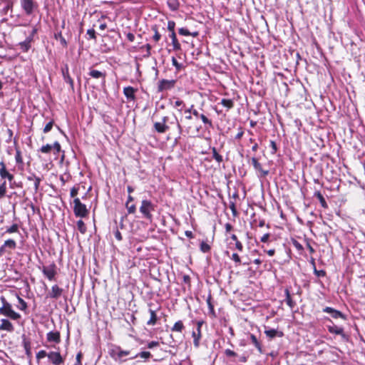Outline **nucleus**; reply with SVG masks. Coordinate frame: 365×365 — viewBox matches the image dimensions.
<instances>
[{"label":"nucleus","mask_w":365,"mask_h":365,"mask_svg":"<svg viewBox=\"0 0 365 365\" xmlns=\"http://www.w3.org/2000/svg\"><path fill=\"white\" fill-rule=\"evenodd\" d=\"M0 301L2 304V306L0 307L1 314L4 315L13 320H17L21 318V315L13 310L11 304L8 302L5 297L1 296L0 297Z\"/></svg>","instance_id":"1"},{"label":"nucleus","mask_w":365,"mask_h":365,"mask_svg":"<svg viewBox=\"0 0 365 365\" xmlns=\"http://www.w3.org/2000/svg\"><path fill=\"white\" fill-rule=\"evenodd\" d=\"M130 353V351L122 350L119 346L113 345L108 349V354L113 359L116 361H125V360L123 359V357L128 356Z\"/></svg>","instance_id":"2"},{"label":"nucleus","mask_w":365,"mask_h":365,"mask_svg":"<svg viewBox=\"0 0 365 365\" xmlns=\"http://www.w3.org/2000/svg\"><path fill=\"white\" fill-rule=\"evenodd\" d=\"M73 212L76 217L81 218L86 217L89 215V210L86 205L82 203L78 197L73 200Z\"/></svg>","instance_id":"3"},{"label":"nucleus","mask_w":365,"mask_h":365,"mask_svg":"<svg viewBox=\"0 0 365 365\" xmlns=\"http://www.w3.org/2000/svg\"><path fill=\"white\" fill-rule=\"evenodd\" d=\"M22 10L27 16H31L38 8V4L35 0H20Z\"/></svg>","instance_id":"4"},{"label":"nucleus","mask_w":365,"mask_h":365,"mask_svg":"<svg viewBox=\"0 0 365 365\" xmlns=\"http://www.w3.org/2000/svg\"><path fill=\"white\" fill-rule=\"evenodd\" d=\"M152 210H154V205L150 200H143L140 207V212L143 214V217L151 220L153 215L150 211Z\"/></svg>","instance_id":"5"},{"label":"nucleus","mask_w":365,"mask_h":365,"mask_svg":"<svg viewBox=\"0 0 365 365\" xmlns=\"http://www.w3.org/2000/svg\"><path fill=\"white\" fill-rule=\"evenodd\" d=\"M176 80L162 79L158 83V92H163L173 88L176 84Z\"/></svg>","instance_id":"6"},{"label":"nucleus","mask_w":365,"mask_h":365,"mask_svg":"<svg viewBox=\"0 0 365 365\" xmlns=\"http://www.w3.org/2000/svg\"><path fill=\"white\" fill-rule=\"evenodd\" d=\"M170 118L164 116L161 122H156L154 123L155 130L159 133H164L170 129V125H168Z\"/></svg>","instance_id":"7"},{"label":"nucleus","mask_w":365,"mask_h":365,"mask_svg":"<svg viewBox=\"0 0 365 365\" xmlns=\"http://www.w3.org/2000/svg\"><path fill=\"white\" fill-rule=\"evenodd\" d=\"M203 324L202 321L197 322L196 329L192 331V336L193 338V344L195 348L200 346V340L201 339V327Z\"/></svg>","instance_id":"8"},{"label":"nucleus","mask_w":365,"mask_h":365,"mask_svg":"<svg viewBox=\"0 0 365 365\" xmlns=\"http://www.w3.org/2000/svg\"><path fill=\"white\" fill-rule=\"evenodd\" d=\"M168 124L169 125L176 124L179 135L178 138H175V141H178V139H180V136L182 135H185L189 133V129L190 128V127H188V128H186L185 129H184L182 128V126L181 125V124L180 123L179 120H178L177 117H175V116L174 117L173 120H169L168 125Z\"/></svg>","instance_id":"9"},{"label":"nucleus","mask_w":365,"mask_h":365,"mask_svg":"<svg viewBox=\"0 0 365 365\" xmlns=\"http://www.w3.org/2000/svg\"><path fill=\"white\" fill-rule=\"evenodd\" d=\"M48 358L53 365H60L64 363V359L58 351H50Z\"/></svg>","instance_id":"10"},{"label":"nucleus","mask_w":365,"mask_h":365,"mask_svg":"<svg viewBox=\"0 0 365 365\" xmlns=\"http://www.w3.org/2000/svg\"><path fill=\"white\" fill-rule=\"evenodd\" d=\"M322 311L326 313H329L333 319H342L344 320H346V316L343 314L341 312L336 310L330 307H324Z\"/></svg>","instance_id":"11"},{"label":"nucleus","mask_w":365,"mask_h":365,"mask_svg":"<svg viewBox=\"0 0 365 365\" xmlns=\"http://www.w3.org/2000/svg\"><path fill=\"white\" fill-rule=\"evenodd\" d=\"M61 73L63 78V80L66 83H68L72 91H74V83L73 80L71 77L68 72V66L66 64L63 67L61 68Z\"/></svg>","instance_id":"12"},{"label":"nucleus","mask_w":365,"mask_h":365,"mask_svg":"<svg viewBox=\"0 0 365 365\" xmlns=\"http://www.w3.org/2000/svg\"><path fill=\"white\" fill-rule=\"evenodd\" d=\"M149 309L148 312L150 314V319L147 322V325L153 326L157 323L158 320V317L156 315V310L159 309V307L153 308L154 304L153 303H149L148 304Z\"/></svg>","instance_id":"13"},{"label":"nucleus","mask_w":365,"mask_h":365,"mask_svg":"<svg viewBox=\"0 0 365 365\" xmlns=\"http://www.w3.org/2000/svg\"><path fill=\"white\" fill-rule=\"evenodd\" d=\"M252 164L257 172L260 173V177H266L269 174V170H265L262 168V165L259 163L258 159L255 157L251 158Z\"/></svg>","instance_id":"14"},{"label":"nucleus","mask_w":365,"mask_h":365,"mask_svg":"<svg viewBox=\"0 0 365 365\" xmlns=\"http://www.w3.org/2000/svg\"><path fill=\"white\" fill-rule=\"evenodd\" d=\"M0 176L2 179H8L9 182L14 179V175L7 170L6 165L3 161L0 163Z\"/></svg>","instance_id":"15"},{"label":"nucleus","mask_w":365,"mask_h":365,"mask_svg":"<svg viewBox=\"0 0 365 365\" xmlns=\"http://www.w3.org/2000/svg\"><path fill=\"white\" fill-rule=\"evenodd\" d=\"M327 329L329 332L331 334H335L336 335H340L343 339L345 341L348 340V336L344 333V329L342 327H339L337 326H327Z\"/></svg>","instance_id":"16"},{"label":"nucleus","mask_w":365,"mask_h":365,"mask_svg":"<svg viewBox=\"0 0 365 365\" xmlns=\"http://www.w3.org/2000/svg\"><path fill=\"white\" fill-rule=\"evenodd\" d=\"M46 340L48 342H53L55 344H59L61 342V334L58 331H49L46 334Z\"/></svg>","instance_id":"17"},{"label":"nucleus","mask_w":365,"mask_h":365,"mask_svg":"<svg viewBox=\"0 0 365 365\" xmlns=\"http://www.w3.org/2000/svg\"><path fill=\"white\" fill-rule=\"evenodd\" d=\"M22 338V344L25 349V353L28 358L32 357V352H31V341L29 339L26 337L25 334H23L21 336Z\"/></svg>","instance_id":"18"},{"label":"nucleus","mask_w":365,"mask_h":365,"mask_svg":"<svg viewBox=\"0 0 365 365\" xmlns=\"http://www.w3.org/2000/svg\"><path fill=\"white\" fill-rule=\"evenodd\" d=\"M1 247L6 253L10 254L12 250L16 249V242L12 239H9L4 242Z\"/></svg>","instance_id":"19"},{"label":"nucleus","mask_w":365,"mask_h":365,"mask_svg":"<svg viewBox=\"0 0 365 365\" xmlns=\"http://www.w3.org/2000/svg\"><path fill=\"white\" fill-rule=\"evenodd\" d=\"M264 334L269 339H272L275 337H282L284 336L283 331L274 329H267L266 328Z\"/></svg>","instance_id":"20"},{"label":"nucleus","mask_w":365,"mask_h":365,"mask_svg":"<svg viewBox=\"0 0 365 365\" xmlns=\"http://www.w3.org/2000/svg\"><path fill=\"white\" fill-rule=\"evenodd\" d=\"M136 91H137V89L134 88L132 86H128V87H125L123 88V93L128 101H135V93Z\"/></svg>","instance_id":"21"},{"label":"nucleus","mask_w":365,"mask_h":365,"mask_svg":"<svg viewBox=\"0 0 365 365\" xmlns=\"http://www.w3.org/2000/svg\"><path fill=\"white\" fill-rule=\"evenodd\" d=\"M88 75L93 78H102L103 85L106 83V73L92 69L88 73Z\"/></svg>","instance_id":"22"},{"label":"nucleus","mask_w":365,"mask_h":365,"mask_svg":"<svg viewBox=\"0 0 365 365\" xmlns=\"http://www.w3.org/2000/svg\"><path fill=\"white\" fill-rule=\"evenodd\" d=\"M0 330H6L9 332H12L14 330V327L11 322L7 319H2L1 320Z\"/></svg>","instance_id":"23"},{"label":"nucleus","mask_w":365,"mask_h":365,"mask_svg":"<svg viewBox=\"0 0 365 365\" xmlns=\"http://www.w3.org/2000/svg\"><path fill=\"white\" fill-rule=\"evenodd\" d=\"M63 289L60 288L57 284L52 287L51 292H49L48 297L53 299H58L62 294Z\"/></svg>","instance_id":"24"},{"label":"nucleus","mask_w":365,"mask_h":365,"mask_svg":"<svg viewBox=\"0 0 365 365\" xmlns=\"http://www.w3.org/2000/svg\"><path fill=\"white\" fill-rule=\"evenodd\" d=\"M169 37L172 39V44H173V50H175V51L180 50L181 49V46H180V43L178 42V41L177 39L175 32L170 33L169 34Z\"/></svg>","instance_id":"25"},{"label":"nucleus","mask_w":365,"mask_h":365,"mask_svg":"<svg viewBox=\"0 0 365 365\" xmlns=\"http://www.w3.org/2000/svg\"><path fill=\"white\" fill-rule=\"evenodd\" d=\"M31 38L25 39L24 41L19 43V46L23 52H27L31 46Z\"/></svg>","instance_id":"26"},{"label":"nucleus","mask_w":365,"mask_h":365,"mask_svg":"<svg viewBox=\"0 0 365 365\" xmlns=\"http://www.w3.org/2000/svg\"><path fill=\"white\" fill-rule=\"evenodd\" d=\"M250 339L251 340V342L255 345V346L257 349V350L259 351V352L260 354H262L263 353V350H262V345L260 344V342L258 341L257 338L256 337L255 335L251 334L250 335Z\"/></svg>","instance_id":"27"},{"label":"nucleus","mask_w":365,"mask_h":365,"mask_svg":"<svg viewBox=\"0 0 365 365\" xmlns=\"http://www.w3.org/2000/svg\"><path fill=\"white\" fill-rule=\"evenodd\" d=\"M314 197H317L320 204H321V206L324 208H327L328 207L327 205V203L324 199V197H323V195H322V193L320 192V191H316L314 194Z\"/></svg>","instance_id":"28"},{"label":"nucleus","mask_w":365,"mask_h":365,"mask_svg":"<svg viewBox=\"0 0 365 365\" xmlns=\"http://www.w3.org/2000/svg\"><path fill=\"white\" fill-rule=\"evenodd\" d=\"M200 118L202 120L203 123L205 124V127L206 129H210L213 128V124L212 123V120H210L206 115L204 114H201L200 115Z\"/></svg>","instance_id":"29"},{"label":"nucleus","mask_w":365,"mask_h":365,"mask_svg":"<svg viewBox=\"0 0 365 365\" xmlns=\"http://www.w3.org/2000/svg\"><path fill=\"white\" fill-rule=\"evenodd\" d=\"M284 292H285V295H286L285 301L287 302V304L290 308L294 307V306L296 305V303L292 300L289 289L287 288L285 289Z\"/></svg>","instance_id":"30"},{"label":"nucleus","mask_w":365,"mask_h":365,"mask_svg":"<svg viewBox=\"0 0 365 365\" xmlns=\"http://www.w3.org/2000/svg\"><path fill=\"white\" fill-rule=\"evenodd\" d=\"M14 292V296L17 298L18 302L19 303L18 308L20 310L25 311L28 307L26 302L18 295L17 292Z\"/></svg>","instance_id":"31"},{"label":"nucleus","mask_w":365,"mask_h":365,"mask_svg":"<svg viewBox=\"0 0 365 365\" xmlns=\"http://www.w3.org/2000/svg\"><path fill=\"white\" fill-rule=\"evenodd\" d=\"M54 38L56 40H59L60 41V43L63 46V47H64V48L67 47L68 43H67L66 40L65 39V38L63 36L61 31L56 33L54 34Z\"/></svg>","instance_id":"32"},{"label":"nucleus","mask_w":365,"mask_h":365,"mask_svg":"<svg viewBox=\"0 0 365 365\" xmlns=\"http://www.w3.org/2000/svg\"><path fill=\"white\" fill-rule=\"evenodd\" d=\"M184 329H185V327H184L182 322L179 320L175 323V324L172 327L171 330L173 331L182 332Z\"/></svg>","instance_id":"33"},{"label":"nucleus","mask_w":365,"mask_h":365,"mask_svg":"<svg viewBox=\"0 0 365 365\" xmlns=\"http://www.w3.org/2000/svg\"><path fill=\"white\" fill-rule=\"evenodd\" d=\"M220 103L227 108V110H229L234 107V101L231 99L223 98Z\"/></svg>","instance_id":"34"},{"label":"nucleus","mask_w":365,"mask_h":365,"mask_svg":"<svg viewBox=\"0 0 365 365\" xmlns=\"http://www.w3.org/2000/svg\"><path fill=\"white\" fill-rule=\"evenodd\" d=\"M212 158L215 159L218 163H220L223 161L222 156L220 155L215 147L211 148Z\"/></svg>","instance_id":"35"},{"label":"nucleus","mask_w":365,"mask_h":365,"mask_svg":"<svg viewBox=\"0 0 365 365\" xmlns=\"http://www.w3.org/2000/svg\"><path fill=\"white\" fill-rule=\"evenodd\" d=\"M151 356H152V354H151V353L150 351H141V352L135 354V356L130 357V359H135L137 357H140V358H143V359H148Z\"/></svg>","instance_id":"36"},{"label":"nucleus","mask_w":365,"mask_h":365,"mask_svg":"<svg viewBox=\"0 0 365 365\" xmlns=\"http://www.w3.org/2000/svg\"><path fill=\"white\" fill-rule=\"evenodd\" d=\"M77 228L81 234H85L87 231L86 224L82 220H79L76 222Z\"/></svg>","instance_id":"37"},{"label":"nucleus","mask_w":365,"mask_h":365,"mask_svg":"<svg viewBox=\"0 0 365 365\" xmlns=\"http://www.w3.org/2000/svg\"><path fill=\"white\" fill-rule=\"evenodd\" d=\"M200 250L203 253H207L210 252L211 247L207 242L202 241L200 245Z\"/></svg>","instance_id":"38"},{"label":"nucleus","mask_w":365,"mask_h":365,"mask_svg":"<svg viewBox=\"0 0 365 365\" xmlns=\"http://www.w3.org/2000/svg\"><path fill=\"white\" fill-rule=\"evenodd\" d=\"M206 302L208 305L210 313L215 315V309L214 305L212 303V296L210 294L208 295Z\"/></svg>","instance_id":"39"},{"label":"nucleus","mask_w":365,"mask_h":365,"mask_svg":"<svg viewBox=\"0 0 365 365\" xmlns=\"http://www.w3.org/2000/svg\"><path fill=\"white\" fill-rule=\"evenodd\" d=\"M52 150V145L46 144L45 145L41 146V148L38 150V151L43 153H50Z\"/></svg>","instance_id":"40"},{"label":"nucleus","mask_w":365,"mask_h":365,"mask_svg":"<svg viewBox=\"0 0 365 365\" xmlns=\"http://www.w3.org/2000/svg\"><path fill=\"white\" fill-rule=\"evenodd\" d=\"M19 231V225L17 224H13L11 227H7L5 233H14Z\"/></svg>","instance_id":"41"},{"label":"nucleus","mask_w":365,"mask_h":365,"mask_svg":"<svg viewBox=\"0 0 365 365\" xmlns=\"http://www.w3.org/2000/svg\"><path fill=\"white\" fill-rule=\"evenodd\" d=\"M152 30L154 31V35L153 36V38L155 41L158 42L160 38H161V35L159 34L158 31V27L157 26H153L152 27Z\"/></svg>","instance_id":"42"},{"label":"nucleus","mask_w":365,"mask_h":365,"mask_svg":"<svg viewBox=\"0 0 365 365\" xmlns=\"http://www.w3.org/2000/svg\"><path fill=\"white\" fill-rule=\"evenodd\" d=\"M52 150L54 151V154L58 155L61 151V147L58 141H55L52 145Z\"/></svg>","instance_id":"43"},{"label":"nucleus","mask_w":365,"mask_h":365,"mask_svg":"<svg viewBox=\"0 0 365 365\" xmlns=\"http://www.w3.org/2000/svg\"><path fill=\"white\" fill-rule=\"evenodd\" d=\"M292 244L299 252L304 250L303 246L297 240L292 239Z\"/></svg>","instance_id":"44"},{"label":"nucleus","mask_w":365,"mask_h":365,"mask_svg":"<svg viewBox=\"0 0 365 365\" xmlns=\"http://www.w3.org/2000/svg\"><path fill=\"white\" fill-rule=\"evenodd\" d=\"M54 125V121L53 120H50L44 127L43 128V133H48L49 131H51V130L52 129V128L53 127Z\"/></svg>","instance_id":"45"},{"label":"nucleus","mask_w":365,"mask_h":365,"mask_svg":"<svg viewBox=\"0 0 365 365\" xmlns=\"http://www.w3.org/2000/svg\"><path fill=\"white\" fill-rule=\"evenodd\" d=\"M125 207L128 214H134L136 211V207L134 204L130 205V203H125Z\"/></svg>","instance_id":"46"},{"label":"nucleus","mask_w":365,"mask_h":365,"mask_svg":"<svg viewBox=\"0 0 365 365\" xmlns=\"http://www.w3.org/2000/svg\"><path fill=\"white\" fill-rule=\"evenodd\" d=\"M6 192V182L4 180L1 185H0V198L3 197Z\"/></svg>","instance_id":"47"},{"label":"nucleus","mask_w":365,"mask_h":365,"mask_svg":"<svg viewBox=\"0 0 365 365\" xmlns=\"http://www.w3.org/2000/svg\"><path fill=\"white\" fill-rule=\"evenodd\" d=\"M193 110H194V106H193V105H192V106H190V108H187V109H186V110H185V113H187V115H185V118L186 120H191V119L192 118V111Z\"/></svg>","instance_id":"48"},{"label":"nucleus","mask_w":365,"mask_h":365,"mask_svg":"<svg viewBox=\"0 0 365 365\" xmlns=\"http://www.w3.org/2000/svg\"><path fill=\"white\" fill-rule=\"evenodd\" d=\"M15 159H16V162L17 164L23 163L21 153L20 150H19V149H16V150Z\"/></svg>","instance_id":"49"},{"label":"nucleus","mask_w":365,"mask_h":365,"mask_svg":"<svg viewBox=\"0 0 365 365\" xmlns=\"http://www.w3.org/2000/svg\"><path fill=\"white\" fill-rule=\"evenodd\" d=\"M230 208L232 210V215L234 217H236L238 215V212H237L235 202H232V201L230 202Z\"/></svg>","instance_id":"50"},{"label":"nucleus","mask_w":365,"mask_h":365,"mask_svg":"<svg viewBox=\"0 0 365 365\" xmlns=\"http://www.w3.org/2000/svg\"><path fill=\"white\" fill-rule=\"evenodd\" d=\"M37 32H38V29L36 26L33 27V29L31 30L29 36H28L26 38V39L31 38V42L32 43L34 41V37L37 34Z\"/></svg>","instance_id":"51"},{"label":"nucleus","mask_w":365,"mask_h":365,"mask_svg":"<svg viewBox=\"0 0 365 365\" xmlns=\"http://www.w3.org/2000/svg\"><path fill=\"white\" fill-rule=\"evenodd\" d=\"M269 146L272 148L271 153L275 154L278 150L277 143L274 140H270Z\"/></svg>","instance_id":"52"},{"label":"nucleus","mask_w":365,"mask_h":365,"mask_svg":"<svg viewBox=\"0 0 365 365\" xmlns=\"http://www.w3.org/2000/svg\"><path fill=\"white\" fill-rule=\"evenodd\" d=\"M4 1L6 2V4L5 7L4 8V11H5V13H6L8 10L12 9L13 2L10 0H4Z\"/></svg>","instance_id":"53"},{"label":"nucleus","mask_w":365,"mask_h":365,"mask_svg":"<svg viewBox=\"0 0 365 365\" xmlns=\"http://www.w3.org/2000/svg\"><path fill=\"white\" fill-rule=\"evenodd\" d=\"M48 357V353L44 350H41L36 354V359H40L42 358Z\"/></svg>","instance_id":"54"},{"label":"nucleus","mask_w":365,"mask_h":365,"mask_svg":"<svg viewBox=\"0 0 365 365\" xmlns=\"http://www.w3.org/2000/svg\"><path fill=\"white\" fill-rule=\"evenodd\" d=\"M175 23L173 21H169L168 23V29L170 33L175 32Z\"/></svg>","instance_id":"55"},{"label":"nucleus","mask_w":365,"mask_h":365,"mask_svg":"<svg viewBox=\"0 0 365 365\" xmlns=\"http://www.w3.org/2000/svg\"><path fill=\"white\" fill-rule=\"evenodd\" d=\"M41 181V179L39 177L34 181V187L36 192H37V191L38 190Z\"/></svg>","instance_id":"56"},{"label":"nucleus","mask_w":365,"mask_h":365,"mask_svg":"<svg viewBox=\"0 0 365 365\" xmlns=\"http://www.w3.org/2000/svg\"><path fill=\"white\" fill-rule=\"evenodd\" d=\"M178 33L182 36H190V32L186 28H180L178 30Z\"/></svg>","instance_id":"57"},{"label":"nucleus","mask_w":365,"mask_h":365,"mask_svg":"<svg viewBox=\"0 0 365 365\" xmlns=\"http://www.w3.org/2000/svg\"><path fill=\"white\" fill-rule=\"evenodd\" d=\"M225 354L227 356V357H232V356H237V353H235L234 351L231 350V349H225Z\"/></svg>","instance_id":"58"},{"label":"nucleus","mask_w":365,"mask_h":365,"mask_svg":"<svg viewBox=\"0 0 365 365\" xmlns=\"http://www.w3.org/2000/svg\"><path fill=\"white\" fill-rule=\"evenodd\" d=\"M87 34L89 36V38L96 39V31L94 29H91L87 31Z\"/></svg>","instance_id":"59"},{"label":"nucleus","mask_w":365,"mask_h":365,"mask_svg":"<svg viewBox=\"0 0 365 365\" xmlns=\"http://www.w3.org/2000/svg\"><path fill=\"white\" fill-rule=\"evenodd\" d=\"M172 63L177 68V70H180L182 68L181 64L178 63L175 57L172 58Z\"/></svg>","instance_id":"60"},{"label":"nucleus","mask_w":365,"mask_h":365,"mask_svg":"<svg viewBox=\"0 0 365 365\" xmlns=\"http://www.w3.org/2000/svg\"><path fill=\"white\" fill-rule=\"evenodd\" d=\"M78 187H73L71 189V192H70L71 197H75L78 195Z\"/></svg>","instance_id":"61"},{"label":"nucleus","mask_w":365,"mask_h":365,"mask_svg":"<svg viewBox=\"0 0 365 365\" xmlns=\"http://www.w3.org/2000/svg\"><path fill=\"white\" fill-rule=\"evenodd\" d=\"M83 358V354L80 351L76 355V364H79V365H82V363H81V359Z\"/></svg>","instance_id":"62"},{"label":"nucleus","mask_w":365,"mask_h":365,"mask_svg":"<svg viewBox=\"0 0 365 365\" xmlns=\"http://www.w3.org/2000/svg\"><path fill=\"white\" fill-rule=\"evenodd\" d=\"M159 346V342L158 341H150L148 344H147V347L148 349H153L154 347H156Z\"/></svg>","instance_id":"63"},{"label":"nucleus","mask_w":365,"mask_h":365,"mask_svg":"<svg viewBox=\"0 0 365 365\" xmlns=\"http://www.w3.org/2000/svg\"><path fill=\"white\" fill-rule=\"evenodd\" d=\"M173 106L175 108L184 107L185 103L182 100L178 99L176 101H175Z\"/></svg>","instance_id":"64"}]
</instances>
